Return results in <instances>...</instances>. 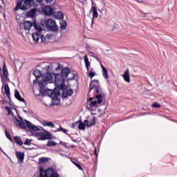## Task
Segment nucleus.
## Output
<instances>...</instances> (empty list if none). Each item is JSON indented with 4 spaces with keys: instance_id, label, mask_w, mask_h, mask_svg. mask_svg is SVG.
<instances>
[{
    "instance_id": "obj_1",
    "label": "nucleus",
    "mask_w": 177,
    "mask_h": 177,
    "mask_svg": "<svg viewBox=\"0 0 177 177\" xmlns=\"http://www.w3.org/2000/svg\"><path fill=\"white\" fill-rule=\"evenodd\" d=\"M94 90L96 92L95 99L97 101H92L90 104L91 107H96L97 103L100 104L103 102V98L106 97V93L103 92L102 88L99 85V80H93L90 83L89 92Z\"/></svg>"
},
{
    "instance_id": "obj_2",
    "label": "nucleus",
    "mask_w": 177,
    "mask_h": 177,
    "mask_svg": "<svg viewBox=\"0 0 177 177\" xmlns=\"http://www.w3.org/2000/svg\"><path fill=\"white\" fill-rule=\"evenodd\" d=\"M68 75H73V73H70V69L68 68H64L62 70L61 75H57L55 78V84L57 86H59L60 89L64 91L66 89V86L64 85L65 80Z\"/></svg>"
},
{
    "instance_id": "obj_3",
    "label": "nucleus",
    "mask_w": 177,
    "mask_h": 177,
    "mask_svg": "<svg viewBox=\"0 0 177 177\" xmlns=\"http://www.w3.org/2000/svg\"><path fill=\"white\" fill-rule=\"evenodd\" d=\"M33 3L34 0H17L15 10L17 11L19 9L21 10H27L31 8Z\"/></svg>"
},
{
    "instance_id": "obj_4",
    "label": "nucleus",
    "mask_w": 177,
    "mask_h": 177,
    "mask_svg": "<svg viewBox=\"0 0 177 177\" xmlns=\"http://www.w3.org/2000/svg\"><path fill=\"white\" fill-rule=\"evenodd\" d=\"M52 80H53V76L52 75V73L49 72L44 73L41 76V80L39 81V88H41V89H44V88L46 86L48 82H49V81H52Z\"/></svg>"
},
{
    "instance_id": "obj_5",
    "label": "nucleus",
    "mask_w": 177,
    "mask_h": 177,
    "mask_svg": "<svg viewBox=\"0 0 177 177\" xmlns=\"http://www.w3.org/2000/svg\"><path fill=\"white\" fill-rule=\"evenodd\" d=\"M46 26L50 31L55 32L57 30V25H56V22L52 19H48L46 20Z\"/></svg>"
},
{
    "instance_id": "obj_6",
    "label": "nucleus",
    "mask_w": 177,
    "mask_h": 177,
    "mask_svg": "<svg viewBox=\"0 0 177 177\" xmlns=\"http://www.w3.org/2000/svg\"><path fill=\"white\" fill-rule=\"evenodd\" d=\"M44 93H48V95L51 97V99H57V97H59V93H56L52 89H46L44 91Z\"/></svg>"
},
{
    "instance_id": "obj_7",
    "label": "nucleus",
    "mask_w": 177,
    "mask_h": 177,
    "mask_svg": "<svg viewBox=\"0 0 177 177\" xmlns=\"http://www.w3.org/2000/svg\"><path fill=\"white\" fill-rule=\"evenodd\" d=\"M86 127H88V128H91V127H93L96 124V118L93 117L91 120H85L84 121Z\"/></svg>"
},
{
    "instance_id": "obj_8",
    "label": "nucleus",
    "mask_w": 177,
    "mask_h": 177,
    "mask_svg": "<svg viewBox=\"0 0 177 177\" xmlns=\"http://www.w3.org/2000/svg\"><path fill=\"white\" fill-rule=\"evenodd\" d=\"M26 122V127L29 129H32V131H40L39 128L31 123L30 122H28V120H25Z\"/></svg>"
},
{
    "instance_id": "obj_9",
    "label": "nucleus",
    "mask_w": 177,
    "mask_h": 177,
    "mask_svg": "<svg viewBox=\"0 0 177 177\" xmlns=\"http://www.w3.org/2000/svg\"><path fill=\"white\" fill-rule=\"evenodd\" d=\"M91 12L93 13L92 23H93V19H97L99 17V13H97V9L95 6L91 8Z\"/></svg>"
},
{
    "instance_id": "obj_10",
    "label": "nucleus",
    "mask_w": 177,
    "mask_h": 177,
    "mask_svg": "<svg viewBox=\"0 0 177 177\" xmlns=\"http://www.w3.org/2000/svg\"><path fill=\"white\" fill-rule=\"evenodd\" d=\"M44 12L47 16H52V14L53 13V8L50 6H46L44 8Z\"/></svg>"
},
{
    "instance_id": "obj_11",
    "label": "nucleus",
    "mask_w": 177,
    "mask_h": 177,
    "mask_svg": "<svg viewBox=\"0 0 177 177\" xmlns=\"http://www.w3.org/2000/svg\"><path fill=\"white\" fill-rule=\"evenodd\" d=\"M122 77L126 82H131V77H129V69H127L124 71V73L122 75Z\"/></svg>"
},
{
    "instance_id": "obj_12",
    "label": "nucleus",
    "mask_w": 177,
    "mask_h": 177,
    "mask_svg": "<svg viewBox=\"0 0 177 177\" xmlns=\"http://www.w3.org/2000/svg\"><path fill=\"white\" fill-rule=\"evenodd\" d=\"M15 154L18 161H21V162L24 161V153L17 151Z\"/></svg>"
},
{
    "instance_id": "obj_13",
    "label": "nucleus",
    "mask_w": 177,
    "mask_h": 177,
    "mask_svg": "<svg viewBox=\"0 0 177 177\" xmlns=\"http://www.w3.org/2000/svg\"><path fill=\"white\" fill-rule=\"evenodd\" d=\"M24 30L27 31H30V30H31V27H32V22L30 21H26L24 23Z\"/></svg>"
},
{
    "instance_id": "obj_14",
    "label": "nucleus",
    "mask_w": 177,
    "mask_h": 177,
    "mask_svg": "<svg viewBox=\"0 0 177 177\" xmlns=\"http://www.w3.org/2000/svg\"><path fill=\"white\" fill-rule=\"evenodd\" d=\"M37 10L36 8L31 9L29 12H27L26 16L28 17H34L36 16Z\"/></svg>"
},
{
    "instance_id": "obj_15",
    "label": "nucleus",
    "mask_w": 177,
    "mask_h": 177,
    "mask_svg": "<svg viewBox=\"0 0 177 177\" xmlns=\"http://www.w3.org/2000/svg\"><path fill=\"white\" fill-rule=\"evenodd\" d=\"M101 68H102V75L106 78V80H108L109 78V71H107V68L103 66V64H101Z\"/></svg>"
},
{
    "instance_id": "obj_16",
    "label": "nucleus",
    "mask_w": 177,
    "mask_h": 177,
    "mask_svg": "<svg viewBox=\"0 0 177 177\" xmlns=\"http://www.w3.org/2000/svg\"><path fill=\"white\" fill-rule=\"evenodd\" d=\"M54 16L55 19H58V20H63V19H64V15H63V13L60 11L54 12Z\"/></svg>"
},
{
    "instance_id": "obj_17",
    "label": "nucleus",
    "mask_w": 177,
    "mask_h": 177,
    "mask_svg": "<svg viewBox=\"0 0 177 177\" xmlns=\"http://www.w3.org/2000/svg\"><path fill=\"white\" fill-rule=\"evenodd\" d=\"M3 77L6 78V80H8V78H9V73H8V68H6V64H3Z\"/></svg>"
},
{
    "instance_id": "obj_18",
    "label": "nucleus",
    "mask_w": 177,
    "mask_h": 177,
    "mask_svg": "<svg viewBox=\"0 0 177 177\" xmlns=\"http://www.w3.org/2000/svg\"><path fill=\"white\" fill-rule=\"evenodd\" d=\"M15 96L16 99H17V100H19V102H23L24 103V102H26L24 100V98H23L21 97V95H20V93H19V91H17V90H15Z\"/></svg>"
},
{
    "instance_id": "obj_19",
    "label": "nucleus",
    "mask_w": 177,
    "mask_h": 177,
    "mask_svg": "<svg viewBox=\"0 0 177 177\" xmlns=\"http://www.w3.org/2000/svg\"><path fill=\"white\" fill-rule=\"evenodd\" d=\"M5 93L8 99H10V89L9 88V85L6 84L4 86Z\"/></svg>"
},
{
    "instance_id": "obj_20",
    "label": "nucleus",
    "mask_w": 177,
    "mask_h": 177,
    "mask_svg": "<svg viewBox=\"0 0 177 177\" xmlns=\"http://www.w3.org/2000/svg\"><path fill=\"white\" fill-rule=\"evenodd\" d=\"M43 127H49L50 128H55V124L53 122L43 121Z\"/></svg>"
},
{
    "instance_id": "obj_21",
    "label": "nucleus",
    "mask_w": 177,
    "mask_h": 177,
    "mask_svg": "<svg viewBox=\"0 0 177 177\" xmlns=\"http://www.w3.org/2000/svg\"><path fill=\"white\" fill-rule=\"evenodd\" d=\"M84 59V63L86 64V68L89 71V66H91V63L89 62V59H88V55H85Z\"/></svg>"
},
{
    "instance_id": "obj_22",
    "label": "nucleus",
    "mask_w": 177,
    "mask_h": 177,
    "mask_svg": "<svg viewBox=\"0 0 177 177\" xmlns=\"http://www.w3.org/2000/svg\"><path fill=\"white\" fill-rule=\"evenodd\" d=\"M14 140L17 143V145H19V146H23V141H21V138L19 136L14 137Z\"/></svg>"
},
{
    "instance_id": "obj_23",
    "label": "nucleus",
    "mask_w": 177,
    "mask_h": 177,
    "mask_svg": "<svg viewBox=\"0 0 177 177\" xmlns=\"http://www.w3.org/2000/svg\"><path fill=\"white\" fill-rule=\"evenodd\" d=\"M32 37L33 38V41H35V42H38V41H39V38L41 36L39 35V33L35 32L32 33Z\"/></svg>"
},
{
    "instance_id": "obj_24",
    "label": "nucleus",
    "mask_w": 177,
    "mask_h": 177,
    "mask_svg": "<svg viewBox=\"0 0 177 177\" xmlns=\"http://www.w3.org/2000/svg\"><path fill=\"white\" fill-rule=\"evenodd\" d=\"M52 66V64L49 62H44V70H46V71H49L50 70V67Z\"/></svg>"
},
{
    "instance_id": "obj_25",
    "label": "nucleus",
    "mask_w": 177,
    "mask_h": 177,
    "mask_svg": "<svg viewBox=\"0 0 177 177\" xmlns=\"http://www.w3.org/2000/svg\"><path fill=\"white\" fill-rule=\"evenodd\" d=\"M67 27V22L65 20H62L60 21V28L61 30H66V28Z\"/></svg>"
},
{
    "instance_id": "obj_26",
    "label": "nucleus",
    "mask_w": 177,
    "mask_h": 177,
    "mask_svg": "<svg viewBox=\"0 0 177 177\" xmlns=\"http://www.w3.org/2000/svg\"><path fill=\"white\" fill-rule=\"evenodd\" d=\"M32 74L35 78H41V71L39 70H35Z\"/></svg>"
},
{
    "instance_id": "obj_27",
    "label": "nucleus",
    "mask_w": 177,
    "mask_h": 177,
    "mask_svg": "<svg viewBox=\"0 0 177 177\" xmlns=\"http://www.w3.org/2000/svg\"><path fill=\"white\" fill-rule=\"evenodd\" d=\"M48 139H50V135L44 133L42 137L39 138V140H47Z\"/></svg>"
},
{
    "instance_id": "obj_28",
    "label": "nucleus",
    "mask_w": 177,
    "mask_h": 177,
    "mask_svg": "<svg viewBox=\"0 0 177 177\" xmlns=\"http://www.w3.org/2000/svg\"><path fill=\"white\" fill-rule=\"evenodd\" d=\"M46 146H48V147H52L57 146V144L55 142V141L53 140H48Z\"/></svg>"
},
{
    "instance_id": "obj_29",
    "label": "nucleus",
    "mask_w": 177,
    "mask_h": 177,
    "mask_svg": "<svg viewBox=\"0 0 177 177\" xmlns=\"http://www.w3.org/2000/svg\"><path fill=\"white\" fill-rule=\"evenodd\" d=\"M78 129H80V131H84V129H85V123L80 121Z\"/></svg>"
},
{
    "instance_id": "obj_30",
    "label": "nucleus",
    "mask_w": 177,
    "mask_h": 177,
    "mask_svg": "<svg viewBox=\"0 0 177 177\" xmlns=\"http://www.w3.org/2000/svg\"><path fill=\"white\" fill-rule=\"evenodd\" d=\"M66 95V96H71V95H73V93H74V91H73V89L69 88V89H66L65 91Z\"/></svg>"
},
{
    "instance_id": "obj_31",
    "label": "nucleus",
    "mask_w": 177,
    "mask_h": 177,
    "mask_svg": "<svg viewBox=\"0 0 177 177\" xmlns=\"http://www.w3.org/2000/svg\"><path fill=\"white\" fill-rule=\"evenodd\" d=\"M152 107L153 109H160V107H161V104L157 103V102H155L152 104Z\"/></svg>"
},
{
    "instance_id": "obj_32",
    "label": "nucleus",
    "mask_w": 177,
    "mask_h": 177,
    "mask_svg": "<svg viewBox=\"0 0 177 177\" xmlns=\"http://www.w3.org/2000/svg\"><path fill=\"white\" fill-rule=\"evenodd\" d=\"M46 161H48V158H39V162H40L41 164H42L43 162H46Z\"/></svg>"
},
{
    "instance_id": "obj_33",
    "label": "nucleus",
    "mask_w": 177,
    "mask_h": 177,
    "mask_svg": "<svg viewBox=\"0 0 177 177\" xmlns=\"http://www.w3.org/2000/svg\"><path fill=\"white\" fill-rule=\"evenodd\" d=\"M34 27L37 30V31H38L39 32H41L42 31V28L37 26V24H34Z\"/></svg>"
},
{
    "instance_id": "obj_34",
    "label": "nucleus",
    "mask_w": 177,
    "mask_h": 177,
    "mask_svg": "<svg viewBox=\"0 0 177 177\" xmlns=\"http://www.w3.org/2000/svg\"><path fill=\"white\" fill-rule=\"evenodd\" d=\"M79 124H80V121L75 122V123H73V124H72L71 128H73V129H75V128H77V127L78 128Z\"/></svg>"
},
{
    "instance_id": "obj_35",
    "label": "nucleus",
    "mask_w": 177,
    "mask_h": 177,
    "mask_svg": "<svg viewBox=\"0 0 177 177\" xmlns=\"http://www.w3.org/2000/svg\"><path fill=\"white\" fill-rule=\"evenodd\" d=\"M6 138H8V139H9V140L12 142V137H10V134H9V132H8V131H6Z\"/></svg>"
},
{
    "instance_id": "obj_36",
    "label": "nucleus",
    "mask_w": 177,
    "mask_h": 177,
    "mask_svg": "<svg viewBox=\"0 0 177 177\" xmlns=\"http://www.w3.org/2000/svg\"><path fill=\"white\" fill-rule=\"evenodd\" d=\"M58 131H61V132H64V133H66L67 134V130L62 128V127H60L59 129H58L57 130Z\"/></svg>"
},
{
    "instance_id": "obj_37",
    "label": "nucleus",
    "mask_w": 177,
    "mask_h": 177,
    "mask_svg": "<svg viewBox=\"0 0 177 177\" xmlns=\"http://www.w3.org/2000/svg\"><path fill=\"white\" fill-rule=\"evenodd\" d=\"M95 75H96V73L95 72L88 73V77H90V78H93Z\"/></svg>"
},
{
    "instance_id": "obj_38",
    "label": "nucleus",
    "mask_w": 177,
    "mask_h": 177,
    "mask_svg": "<svg viewBox=\"0 0 177 177\" xmlns=\"http://www.w3.org/2000/svg\"><path fill=\"white\" fill-rule=\"evenodd\" d=\"M73 164L75 165V167H77L79 169H80V171H82V167L78 164V163H76V162H73Z\"/></svg>"
},
{
    "instance_id": "obj_39",
    "label": "nucleus",
    "mask_w": 177,
    "mask_h": 177,
    "mask_svg": "<svg viewBox=\"0 0 177 177\" xmlns=\"http://www.w3.org/2000/svg\"><path fill=\"white\" fill-rule=\"evenodd\" d=\"M19 127L20 128H23V129H26V124L24 122H21L19 124Z\"/></svg>"
},
{
    "instance_id": "obj_40",
    "label": "nucleus",
    "mask_w": 177,
    "mask_h": 177,
    "mask_svg": "<svg viewBox=\"0 0 177 177\" xmlns=\"http://www.w3.org/2000/svg\"><path fill=\"white\" fill-rule=\"evenodd\" d=\"M30 143H31V140L30 139H26V142L24 143V145H30Z\"/></svg>"
},
{
    "instance_id": "obj_41",
    "label": "nucleus",
    "mask_w": 177,
    "mask_h": 177,
    "mask_svg": "<svg viewBox=\"0 0 177 177\" xmlns=\"http://www.w3.org/2000/svg\"><path fill=\"white\" fill-rule=\"evenodd\" d=\"M37 136H39V138H42L44 136V133L42 132H37Z\"/></svg>"
},
{
    "instance_id": "obj_42",
    "label": "nucleus",
    "mask_w": 177,
    "mask_h": 177,
    "mask_svg": "<svg viewBox=\"0 0 177 177\" xmlns=\"http://www.w3.org/2000/svg\"><path fill=\"white\" fill-rule=\"evenodd\" d=\"M41 40L42 42H45V41H46V38L45 37V36L41 35Z\"/></svg>"
},
{
    "instance_id": "obj_43",
    "label": "nucleus",
    "mask_w": 177,
    "mask_h": 177,
    "mask_svg": "<svg viewBox=\"0 0 177 177\" xmlns=\"http://www.w3.org/2000/svg\"><path fill=\"white\" fill-rule=\"evenodd\" d=\"M21 122H20V120H19L18 119H15V124H16L17 125H20Z\"/></svg>"
},
{
    "instance_id": "obj_44",
    "label": "nucleus",
    "mask_w": 177,
    "mask_h": 177,
    "mask_svg": "<svg viewBox=\"0 0 177 177\" xmlns=\"http://www.w3.org/2000/svg\"><path fill=\"white\" fill-rule=\"evenodd\" d=\"M87 71L89 73H95V69H93V68H91V69L87 70Z\"/></svg>"
},
{
    "instance_id": "obj_45",
    "label": "nucleus",
    "mask_w": 177,
    "mask_h": 177,
    "mask_svg": "<svg viewBox=\"0 0 177 177\" xmlns=\"http://www.w3.org/2000/svg\"><path fill=\"white\" fill-rule=\"evenodd\" d=\"M46 3H52L53 2V0H46Z\"/></svg>"
},
{
    "instance_id": "obj_46",
    "label": "nucleus",
    "mask_w": 177,
    "mask_h": 177,
    "mask_svg": "<svg viewBox=\"0 0 177 177\" xmlns=\"http://www.w3.org/2000/svg\"><path fill=\"white\" fill-rule=\"evenodd\" d=\"M6 109H7V111H8V114H10V108L7 106V107H6Z\"/></svg>"
},
{
    "instance_id": "obj_47",
    "label": "nucleus",
    "mask_w": 177,
    "mask_h": 177,
    "mask_svg": "<svg viewBox=\"0 0 177 177\" xmlns=\"http://www.w3.org/2000/svg\"><path fill=\"white\" fill-rule=\"evenodd\" d=\"M33 84H38V80L36 78V80H33Z\"/></svg>"
},
{
    "instance_id": "obj_48",
    "label": "nucleus",
    "mask_w": 177,
    "mask_h": 177,
    "mask_svg": "<svg viewBox=\"0 0 177 177\" xmlns=\"http://www.w3.org/2000/svg\"><path fill=\"white\" fill-rule=\"evenodd\" d=\"M94 154L96 156V157H97V151L96 149H95V150H94Z\"/></svg>"
},
{
    "instance_id": "obj_49",
    "label": "nucleus",
    "mask_w": 177,
    "mask_h": 177,
    "mask_svg": "<svg viewBox=\"0 0 177 177\" xmlns=\"http://www.w3.org/2000/svg\"><path fill=\"white\" fill-rule=\"evenodd\" d=\"M74 78H75V77L74 75H73L72 77H68V80H74Z\"/></svg>"
},
{
    "instance_id": "obj_50",
    "label": "nucleus",
    "mask_w": 177,
    "mask_h": 177,
    "mask_svg": "<svg viewBox=\"0 0 177 177\" xmlns=\"http://www.w3.org/2000/svg\"><path fill=\"white\" fill-rule=\"evenodd\" d=\"M50 37H53V36H52V35H46V38H50Z\"/></svg>"
},
{
    "instance_id": "obj_51",
    "label": "nucleus",
    "mask_w": 177,
    "mask_h": 177,
    "mask_svg": "<svg viewBox=\"0 0 177 177\" xmlns=\"http://www.w3.org/2000/svg\"><path fill=\"white\" fill-rule=\"evenodd\" d=\"M135 1H136V2H138V3H143V1H139V0H135Z\"/></svg>"
},
{
    "instance_id": "obj_52",
    "label": "nucleus",
    "mask_w": 177,
    "mask_h": 177,
    "mask_svg": "<svg viewBox=\"0 0 177 177\" xmlns=\"http://www.w3.org/2000/svg\"><path fill=\"white\" fill-rule=\"evenodd\" d=\"M92 100H93V98H92V97H90V98L88 99V101H89V102H92Z\"/></svg>"
},
{
    "instance_id": "obj_53",
    "label": "nucleus",
    "mask_w": 177,
    "mask_h": 177,
    "mask_svg": "<svg viewBox=\"0 0 177 177\" xmlns=\"http://www.w3.org/2000/svg\"><path fill=\"white\" fill-rule=\"evenodd\" d=\"M37 2L41 3V2H42L44 0H37Z\"/></svg>"
},
{
    "instance_id": "obj_54",
    "label": "nucleus",
    "mask_w": 177,
    "mask_h": 177,
    "mask_svg": "<svg viewBox=\"0 0 177 177\" xmlns=\"http://www.w3.org/2000/svg\"><path fill=\"white\" fill-rule=\"evenodd\" d=\"M56 70H57V71L60 70V67H59V66H58V67H57V68H56Z\"/></svg>"
},
{
    "instance_id": "obj_55",
    "label": "nucleus",
    "mask_w": 177,
    "mask_h": 177,
    "mask_svg": "<svg viewBox=\"0 0 177 177\" xmlns=\"http://www.w3.org/2000/svg\"><path fill=\"white\" fill-rule=\"evenodd\" d=\"M72 140H73V142H76L75 140H74V139H73Z\"/></svg>"
},
{
    "instance_id": "obj_56",
    "label": "nucleus",
    "mask_w": 177,
    "mask_h": 177,
    "mask_svg": "<svg viewBox=\"0 0 177 177\" xmlns=\"http://www.w3.org/2000/svg\"><path fill=\"white\" fill-rule=\"evenodd\" d=\"M0 73H1V66H0Z\"/></svg>"
},
{
    "instance_id": "obj_57",
    "label": "nucleus",
    "mask_w": 177,
    "mask_h": 177,
    "mask_svg": "<svg viewBox=\"0 0 177 177\" xmlns=\"http://www.w3.org/2000/svg\"><path fill=\"white\" fill-rule=\"evenodd\" d=\"M1 1H2V2H3V0H1Z\"/></svg>"
}]
</instances>
